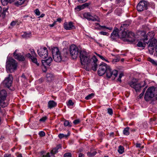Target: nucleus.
Here are the masks:
<instances>
[{
  "mask_svg": "<svg viewBox=\"0 0 157 157\" xmlns=\"http://www.w3.org/2000/svg\"><path fill=\"white\" fill-rule=\"evenodd\" d=\"M80 58L81 64L86 65V69L89 71L91 69L94 71L97 70L98 59L94 55L90 58L87 53L85 51H81L80 52Z\"/></svg>",
  "mask_w": 157,
  "mask_h": 157,
  "instance_id": "obj_1",
  "label": "nucleus"
},
{
  "mask_svg": "<svg viewBox=\"0 0 157 157\" xmlns=\"http://www.w3.org/2000/svg\"><path fill=\"white\" fill-rule=\"evenodd\" d=\"M117 70L112 71L109 66L103 62L99 65L98 71V74L100 76H102L106 73L107 77L109 78L112 77H113L114 79L117 77Z\"/></svg>",
  "mask_w": 157,
  "mask_h": 157,
  "instance_id": "obj_2",
  "label": "nucleus"
},
{
  "mask_svg": "<svg viewBox=\"0 0 157 157\" xmlns=\"http://www.w3.org/2000/svg\"><path fill=\"white\" fill-rule=\"evenodd\" d=\"M128 84L132 88H134L136 92H139L141 88L144 87L146 85L145 81L140 83L137 82L136 79H133L128 83Z\"/></svg>",
  "mask_w": 157,
  "mask_h": 157,
  "instance_id": "obj_3",
  "label": "nucleus"
},
{
  "mask_svg": "<svg viewBox=\"0 0 157 157\" xmlns=\"http://www.w3.org/2000/svg\"><path fill=\"white\" fill-rule=\"evenodd\" d=\"M6 69L9 72L12 73L16 70L17 63L16 61L12 59H10L6 62Z\"/></svg>",
  "mask_w": 157,
  "mask_h": 157,
  "instance_id": "obj_4",
  "label": "nucleus"
},
{
  "mask_svg": "<svg viewBox=\"0 0 157 157\" xmlns=\"http://www.w3.org/2000/svg\"><path fill=\"white\" fill-rule=\"evenodd\" d=\"M52 53L55 61L59 62L61 61L62 56L58 47H54L52 48Z\"/></svg>",
  "mask_w": 157,
  "mask_h": 157,
  "instance_id": "obj_5",
  "label": "nucleus"
},
{
  "mask_svg": "<svg viewBox=\"0 0 157 157\" xmlns=\"http://www.w3.org/2000/svg\"><path fill=\"white\" fill-rule=\"evenodd\" d=\"M155 88L153 86L149 87L147 90L144 95V99L146 101H148L151 98H153L155 95L154 91Z\"/></svg>",
  "mask_w": 157,
  "mask_h": 157,
  "instance_id": "obj_6",
  "label": "nucleus"
},
{
  "mask_svg": "<svg viewBox=\"0 0 157 157\" xmlns=\"http://www.w3.org/2000/svg\"><path fill=\"white\" fill-rule=\"evenodd\" d=\"M148 2L144 0H141L137 6V9L139 11H142L147 9Z\"/></svg>",
  "mask_w": 157,
  "mask_h": 157,
  "instance_id": "obj_7",
  "label": "nucleus"
},
{
  "mask_svg": "<svg viewBox=\"0 0 157 157\" xmlns=\"http://www.w3.org/2000/svg\"><path fill=\"white\" fill-rule=\"evenodd\" d=\"M70 51L71 55L73 59L76 58L79 52L78 48L74 44L72 45L70 47Z\"/></svg>",
  "mask_w": 157,
  "mask_h": 157,
  "instance_id": "obj_8",
  "label": "nucleus"
},
{
  "mask_svg": "<svg viewBox=\"0 0 157 157\" xmlns=\"http://www.w3.org/2000/svg\"><path fill=\"white\" fill-rule=\"evenodd\" d=\"M37 52L39 55L42 58L45 59L48 56V51L45 47H41L37 50Z\"/></svg>",
  "mask_w": 157,
  "mask_h": 157,
  "instance_id": "obj_9",
  "label": "nucleus"
},
{
  "mask_svg": "<svg viewBox=\"0 0 157 157\" xmlns=\"http://www.w3.org/2000/svg\"><path fill=\"white\" fill-rule=\"evenodd\" d=\"M13 77L11 74L9 75L8 77H6L3 82V84L5 86L9 89L11 86L12 83Z\"/></svg>",
  "mask_w": 157,
  "mask_h": 157,
  "instance_id": "obj_10",
  "label": "nucleus"
},
{
  "mask_svg": "<svg viewBox=\"0 0 157 157\" xmlns=\"http://www.w3.org/2000/svg\"><path fill=\"white\" fill-rule=\"evenodd\" d=\"M128 26L127 24H124L122 25L121 26L120 28V30L119 32L120 36L119 37L120 38H126L127 33L125 31V30Z\"/></svg>",
  "mask_w": 157,
  "mask_h": 157,
  "instance_id": "obj_11",
  "label": "nucleus"
},
{
  "mask_svg": "<svg viewBox=\"0 0 157 157\" xmlns=\"http://www.w3.org/2000/svg\"><path fill=\"white\" fill-rule=\"evenodd\" d=\"M84 17L88 19V20H91L93 21H99L100 19L98 16L96 15H92L89 13H84Z\"/></svg>",
  "mask_w": 157,
  "mask_h": 157,
  "instance_id": "obj_12",
  "label": "nucleus"
},
{
  "mask_svg": "<svg viewBox=\"0 0 157 157\" xmlns=\"http://www.w3.org/2000/svg\"><path fill=\"white\" fill-rule=\"evenodd\" d=\"M61 149L62 146L60 144H59L56 147L52 148L50 152V157H55V155L58 152L59 149Z\"/></svg>",
  "mask_w": 157,
  "mask_h": 157,
  "instance_id": "obj_13",
  "label": "nucleus"
},
{
  "mask_svg": "<svg viewBox=\"0 0 157 157\" xmlns=\"http://www.w3.org/2000/svg\"><path fill=\"white\" fill-rule=\"evenodd\" d=\"M49 58L46 59L45 60H42V62L43 66L42 67L43 71L44 72H46L47 70V68L49 67V62H48Z\"/></svg>",
  "mask_w": 157,
  "mask_h": 157,
  "instance_id": "obj_14",
  "label": "nucleus"
},
{
  "mask_svg": "<svg viewBox=\"0 0 157 157\" xmlns=\"http://www.w3.org/2000/svg\"><path fill=\"white\" fill-rule=\"evenodd\" d=\"M17 50H16L13 53L14 57L15 59L19 61H24L25 59V57L24 56L21 55V53H17Z\"/></svg>",
  "mask_w": 157,
  "mask_h": 157,
  "instance_id": "obj_15",
  "label": "nucleus"
},
{
  "mask_svg": "<svg viewBox=\"0 0 157 157\" xmlns=\"http://www.w3.org/2000/svg\"><path fill=\"white\" fill-rule=\"evenodd\" d=\"M126 38V40L127 41L130 42H134L135 40L134 33L131 32H128V33H127Z\"/></svg>",
  "mask_w": 157,
  "mask_h": 157,
  "instance_id": "obj_16",
  "label": "nucleus"
},
{
  "mask_svg": "<svg viewBox=\"0 0 157 157\" xmlns=\"http://www.w3.org/2000/svg\"><path fill=\"white\" fill-rule=\"evenodd\" d=\"M64 28L67 30H71L75 28V26L73 25V23L72 22L67 23H64Z\"/></svg>",
  "mask_w": 157,
  "mask_h": 157,
  "instance_id": "obj_17",
  "label": "nucleus"
},
{
  "mask_svg": "<svg viewBox=\"0 0 157 157\" xmlns=\"http://www.w3.org/2000/svg\"><path fill=\"white\" fill-rule=\"evenodd\" d=\"M118 31V29H114L111 34V37L112 40H115L116 39V37H119L120 36V35L119 34Z\"/></svg>",
  "mask_w": 157,
  "mask_h": 157,
  "instance_id": "obj_18",
  "label": "nucleus"
},
{
  "mask_svg": "<svg viewBox=\"0 0 157 157\" xmlns=\"http://www.w3.org/2000/svg\"><path fill=\"white\" fill-rule=\"evenodd\" d=\"M157 45V40L156 39H153L150 42L148 45V48L149 50L150 49L154 50L155 47Z\"/></svg>",
  "mask_w": 157,
  "mask_h": 157,
  "instance_id": "obj_19",
  "label": "nucleus"
},
{
  "mask_svg": "<svg viewBox=\"0 0 157 157\" xmlns=\"http://www.w3.org/2000/svg\"><path fill=\"white\" fill-rule=\"evenodd\" d=\"M8 8H4L2 10L1 6H0V17L1 16L3 18H4L6 15V13H8L7 10Z\"/></svg>",
  "mask_w": 157,
  "mask_h": 157,
  "instance_id": "obj_20",
  "label": "nucleus"
},
{
  "mask_svg": "<svg viewBox=\"0 0 157 157\" xmlns=\"http://www.w3.org/2000/svg\"><path fill=\"white\" fill-rule=\"evenodd\" d=\"M7 93L6 90H2L0 91V100H6Z\"/></svg>",
  "mask_w": 157,
  "mask_h": 157,
  "instance_id": "obj_21",
  "label": "nucleus"
},
{
  "mask_svg": "<svg viewBox=\"0 0 157 157\" xmlns=\"http://www.w3.org/2000/svg\"><path fill=\"white\" fill-rule=\"evenodd\" d=\"M25 0H14V4L17 6H19L22 5L25 2Z\"/></svg>",
  "mask_w": 157,
  "mask_h": 157,
  "instance_id": "obj_22",
  "label": "nucleus"
},
{
  "mask_svg": "<svg viewBox=\"0 0 157 157\" xmlns=\"http://www.w3.org/2000/svg\"><path fill=\"white\" fill-rule=\"evenodd\" d=\"M5 101L6 100H0V105L2 108H4L8 105V103Z\"/></svg>",
  "mask_w": 157,
  "mask_h": 157,
  "instance_id": "obj_23",
  "label": "nucleus"
},
{
  "mask_svg": "<svg viewBox=\"0 0 157 157\" xmlns=\"http://www.w3.org/2000/svg\"><path fill=\"white\" fill-rule=\"evenodd\" d=\"M56 102L53 100L50 101V109L56 106Z\"/></svg>",
  "mask_w": 157,
  "mask_h": 157,
  "instance_id": "obj_24",
  "label": "nucleus"
},
{
  "mask_svg": "<svg viewBox=\"0 0 157 157\" xmlns=\"http://www.w3.org/2000/svg\"><path fill=\"white\" fill-rule=\"evenodd\" d=\"M97 152L96 151H93V152H88L87 153V156L89 157H93L95 155Z\"/></svg>",
  "mask_w": 157,
  "mask_h": 157,
  "instance_id": "obj_25",
  "label": "nucleus"
},
{
  "mask_svg": "<svg viewBox=\"0 0 157 157\" xmlns=\"http://www.w3.org/2000/svg\"><path fill=\"white\" fill-rule=\"evenodd\" d=\"M129 128L128 127H127L126 128H125L123 130V134L125 135L128 136V135L129 134Z\"/></svg>",
  "mask_w": 157,
  "mask_h": 157,
  "instance_id": "obj_26",
  "label": "nucleus"
},
{
  "mask_svg": "<svg viewBox=\"0 0 157 157\" xmlns=\"http://www.w3.org/2000/svg\"><path fill=\"white\" fill-rule=\"evenodd\" d=\"M31 59L32 62L36 64L37 66L39 65V63H38L37 59L35 57L33 56V57H32Z\"/></svg>",
  "mask_w": 157,
  "mask_h": 157,
  "instance_id": "obj_27",
  "label": "nucleus"
},
{
  "mask_svg": "<svg viewBox=\"0 0 157 157\" xmlns=\"http://www.w3.org/2000/svg\"><path fill=\"white\" fill-rule=\"evenodd\" d=\"M124 149L123 147L120 145L118 147V151L119 153L121 154L124 152Z\"/></svg>",
  "mask_w": 157,
  "mask_h": 157,
  "instance_id": "obj_28",
  "label": "nucleus"
},
{
  "mask_svg": "<svg viewBox=\"0 0 157 157\" xmlns=\"http://www.w3.org/2000/svg\"><path fill=\"white\" fill-rule=\"evenodd\" d=\"M147 60L148 61L151 62L155 66H157V63L151 58H148Z\"/></svg>",
  "mask_w": 157,
  "mask_h": 157,
  "instance_id": "obj_29",
  "label": "nucleus"
},
{
  "mask_svg": "<svg viewBox=\"0 0 157 157\" xmlns=\"http://www.w3.org/2000/svg\"><path fill=\"white\" fill-rule=\"evenodd\" d=\"M120 59V57L117 56L115 58L113 59L112 60V62L113 63H115L119 61Z\"/></svg>",
  "mask_w": 157,
  "mask_h": 157,
  "instance_id": "obj_30",
  "label": "nucleus"
},
{
  "mask_svg": "<svg viewBox=\"0 0 157 157\" xmlns=\"http://www.w3.org/2000/svg\"><path fill=\"white\" fill-rule=\"evenodd\" d=\"M147 36L151 39H152L154 36V33L152 32H151L148 33L147 34Z\"/></svg>",
  "mask_w": 157,
  "mask_h": 157,
  "instance_id": "obj_31",
  "label": "nucleus"
},
{
  "mask_svg": "<svg viewBox=\"0 0 157 157\" xmlns=\"http://www.w3.org/2000/svg\"><path fill=\"white\" fill-rule=\"evenodd\" d=\"M137 45L139 47H145L146 45V43L144 42V43L143 44L141 41H139L137 44Z\"/></svg>",
  "mask_w": 157,
  "mask_h": 157,
  "instance_id": "obj_32",
  "label": "nucleus"
},
{
  "mask_svg": "<svg viewBox=\"0 0 157 157\" xmlns=\"http://www.w3.org/2000/svg\"><path fill=\"white\" fill-rule=\"evenodd\" d=\"M69 135V133H68V134L67 135H66L60 133L58 135V137L60 139H61L64 137L66 138Z\"/></svg>",
  "mask_w": 157,
  "mask_h": 157,
  "instance_id": "obj_33",
  "label": "nucleus"
},
{
  "mask_svg": "<svg viewBox=\"0 0 157 157\" xmlns=\"http://www.w3.org/2000/svg\"><path fill=\"white\" fill-rule=\"evenodd\" d=\"M94 94L93 93H91V94H89L88 96H86L85 98V99L86 100H89L90 99H91L94 96Z\"/></svg>",
  "mask_w": 157,
  "mask_h": 157,
  "instance_id": "obj_34",
  "label": "nucleus"
},
{
  "mask_svg": "<svg viewBox=\"0 0 157 157\" xmlns=\"http://www.w3.org/2000/svg\"><path fill=\"white\" fill-rule=\"evenodd\" d=\"M31 34V33H27L26 32L24 33V34L22 35V36L24 38H28L30 37V36Z\"/></svg>",
  "mask_w": 157,
  "mask_h": 157,
  "instance_id": "obj_35",
  "label": "nucleus"
},
{
  "mask_svg": "<svg viewBox=\"0 0 157 157\" xmlns=\"http://www.w3.org/2000/svg\"><path fill=\"white\" fill-rule=\"evenodd\" d=\"M95 53L98 56H99L100 58L102 60H104V61H105L106 62H109L106 59H105L104 57L101 56V55H100L98 54H97L96 53Z\"/></svg>",
  "mask_w": 157,
  "mask_h": 157,
  "instance_id": "obj_36",
  "label": "nucleus"
},
{
  "mask_svg": "<svg viewBox=\"0 0 157 157\" xmlns=\"http://www.w3.org/2000/svg\"><path fill=\"white\" fill-rule=\"evenodd\" d=\"M64 125L65 126H69L70 127H71L72 126L70 124L69 121L67 120H65L64 121Z\"/></svg>",
  "mask_w": 157,
  "mask_h": 157,
  "instance_id": "obj_37",
  "label": "nucleus"
},
{
  "mask_svg": "<svg viewBox=\"0 0 157 157\" xmlns=\"http://www.w3.org/2000/svg\"><path fill=\"white\" fill-rule=\"evenodd\" d=\"M1 2L3 6L6 5L9 2L7 0H1Z\"/></svg>",
  "mask_w": 157,
  "mask_h": 157,
  "instance_id": "obj_38",
  "label": "nucleus"
},
{
  "mask_svg": "<svg viewBox=\"0 0 157 157\" xmlns=\"http://www.w3.org/2000/svg\"><path fill=\"white\" fill-rule=\"evenodd\" d=\"M99 34L101 35H105V36H108L109 35V34L108 33L105 32H103V31H101V32H99Z\"/></svg>",
  "mask_w": 157,
  "mask_h": 157,
  "instance_id": "obj_39",
  "label": "nucleus"
},
{
  "mask_svg": "<svg viewBox=\"0 0 157 157\" xmlns=\"http://www.w3.org/2000/svg\"><path fill=\"white\" fill-rule=\"evenodd\" d=\"M47 118L46 116L43 117L40 119L39 121L40 122H44L46 120Z\"/></svg>",
  "mask_w": 157,
  "mask_h": 157,
  "instance_id": "obj_40",
  "label": "nucleus"
},
{
  "mask_svg": "<svg viewBox=\"0 0 157 157\" xmlns=\"http://www.w3.org/2000/svg\"><path fill=\"white\" fill-rule=\"evenodd\" d=\"M34 12L36 15L37 16H39L40 14L39 10L38 9H36L34 10Z\"/></svg>",
  "mask_w": 157,
  "mask_h": 157,
  "instance_id": "obj_41",
  "label": "nucleus"
},
{
  "mask_svg": "<svg viewBox=\"0 0 157 157\" xmlns=\"http://www.w3.org/2000/svg\"><path fill=\"white\" fill-rule=\"evenodd\" d=\"M75 9L77 10L78 11H80L81 10L83 9V7H82V6H78L75 7Z\"/></svg>",
  "mask_w": 157,
  "mask_h": 157,
  "instance_id": "obj_42",
  "label": "nucleus"
},
{
  "mask_svg": "<svg viewBox=\"0 0 157 157\" xmlns=\"http://www.w3.org/2000/svg\"><path fill=\"white\" fill-rule=\"evenodd\" d=\"M124 75V74L123 73H121L119 75V78L117 79V81L120 82H121V77L123 76Z\"/></svg>",
  "mask_w": 157,
  "mask_h": 157,
  "instance_id": "obj_43",
  "label": "nucleus"
},
{
  "mask_svg": "<svg viewBox=\"0 0 157 157\" xmlns=\"http://www.w3.org/2000/svg\"><path fill=\"white\" fill-rule=\"evenodd\" d=\"M74 104V103L71 100H69L68 101L67 105H68L72 106Z\"/></svg>",
  "mask_w": 157,
  "mask_h": 157,
  "instance_id": "obj_44",
  "label": "nucleus"
},
{
  "mask_svg": "<svg viewBox=\"0 0 157 157\" xmlns=\"http://www.w3.org/2000/svg\"><path fill=\"white\" fill-rule=\"evenodd\" d=\"M71 154L70 153H67L64 155V157H71Z\"/></svg>",
  "mask_w": 157,
  "mask_h": 157,
  "instance_id": "obj_45",
  "label": "nucleus"
},
{
  "mask_svg": "<svg viewBox=\"0 0 157 157\" xmlns=\"http://www.w3.org/2000/svg\"><path fill=\"white\" fill-rule=\"evenodd\" d=\"M107 112L110 115H112L113 113V110L112 109L109 108L108 109Z\"/></svg>",
  "mask_w": 157,
  "mask_h": 157,
  "instance_id": "obj_46",
  "label": "nucleus"
},
{
  "mask_svg": "<svg viewBox=\"0 0 157 157\" xmlns=\"http://www.w3.org/2000/svg\"><path fill=\"white\" fill-rule=\"evenodd\" d=\"M89 5V4L88 3H86L83 4H82V7H83V9H84L86 7H88Z\"/></svg>",
  "mask_w": 157,
  "mask_h": 157,
  "instance_id": "obj_47",
  "label": "nucleus"
},
{
  "mask_svg": "<svg viewBox=\"0 0 157 157\" xmlns=\"http://www.w3.org/2000/svg\"><path fill=\"white\" fill-rule=\"evenodd\" d=\"M39 134L40 136L42 137L44 136H45V133L44 132L42 131L40 132L39 133Z\"/></svg>",
  "mask_w": 157,
  "mask_h": 157,
  "instance_id": "obj_48",
  "label": "nucleus"
},
{
  "mask_svg": "<svg viewBox=\"0 0 157 157\" xmlns=\"http://www.w3.org/2000/svg\"><path fill=\"white\" fill-rule=\"evenodd\" d=\"M100 26L102 28H105V29H109V30H112L113 29L112 28V27H106V26Z\"/></svg>",
  "mask_w": 157,
  "mask_h": 157,
  "instance_id": "obj_49",
  "label": "nucleus"
},
{
  "mask_svg": "<svg viewBox=\"0 0 157 157\" xmlns=\"http://www.w3.org/2000/svg\"><path fill=\"white\" fill-rule=\"evenodd\" d=\"M31 54L32 55V56H36V54L35 53L33 49H32L31 51Z\"/></svg>",
  "mask_w": 157,
  "mask_h": 157,
  "instance_id": "obj_50",
  "label": "nucleus"
},
{
  "mask_svg": "<svg viewBox=\"0 0 157 157\" xmlns=\"http://www.w3.org/2000/svg\"><path fill=\"white\" fill-rule=\"evenodd\" d=\"M80 122V120L78 119L75 120L73 121V123L75 124H77Z\"/></svg>",
  "mask_w": 157,
  "mask_h": 157,
  "instance_id": "obj_51",
  "label": "nucleus"
},
{
  "mask_svg": "<svg viewBox=\"0 0 157 157\" xmlns=\"http://www.w3.org/2000/svg\"><path fill=\"white\" fill-rule=\"evenodd\" d=\"M4 110H2L0 107V115H3L4 113Z\"/></svg>",
  "mask_w": 157,
  "mask_h": 157,
  "instance_id": "obj_52",
  "label": "nucleus"
},
{
  "mask_svg": "<svg viewBox=\"0 0 157 157\" xmlns=\"http://www.w3.org/2000/svg\"><path fill=\"white\" fill-rule=\"evenodd\" d=\"M148 37V36H147V35H146L144 37V41L145 43H147H147L146 42H145V41L146 40H148V38H147Z\"/></svg>",
  "mask_w": 157,
  "mask_h": 157,
  "instance_id": "obj_53",
  "label": "nucleus"
},
{
  "mask_svg": "<svg viewBox=\"0 0 157 157\" xmlns=\"http://www.w3.org/2000/svg\"><path fill=\"white\" fill-rule=\"evenodd\" d=\"M16 23L17 21H13L11 23L10 25L12 26H13L16 25Z\"/></svg>",
  "mask_w": 157,
  "mask_h": 157,
  "instance_id": "obj_54",
  "label": "nucleus"
},
{
  "mask_svg": "<svg viewBox=\"0 0 157 157\" xmlns=\"http://www.w3.org/2000/svg\"><path fill=\"white\" fill-rule=\"evenodd\" d=\"M26 56L27 57L30 58V59L32 58V57H33V56H32V55L31 54L29 53L27 54Z\"/></svg>",
  "mask_w": 157,
  "mask_h": 157,
  "instance_id": "obj_55",
  "label": "nucleus"
},
{
  "mask_svg": "<svg viewBox=\"0 0 157 157\" xmlns=\"http://www.w3.org/2000/svg\"><path fill=\"white\" fill-rule=\"evenodd\" d=\"M77 1L80 3H83L86 2L87 0H77Z\"/></svg>",
  "mask_w": 157,
  "mask_h": 157,
  "instance_id": "obj_56",
  "label": "nucleus"
},
{
  "mask_svg": "<svg viewBox=\"0 0 157 157\" xmlns=\"http://www.w3.org/2000/svg\"><path fill=\"white\" fill-rule=\"evenodd\" d=\"M50 78H51V79L52 80H53L54 79V76L52 74H51L50 73Z\"/></svg>",
  "mask_w": 157,
  "mask_h": 157,
  "instance_id": "obj_57",
  "label": "nucleus"
},
{
  "mask_svg": "<svg viewBox=\"0 0 157 157\" xmlns=\"http://www.w3.org/2000/svg\"><path fill=\"white\" fill-rule=\"evenodd\" d=\"M144 94L143 93V92H142L140 94L139 96V98H142V97L143 96Z\"/></svg>",
  "mask_w": 157,
  "mask_h": 157,
  "instance_id": "obj_58",
  "label": "nucleus"
},
{
  "mask_svg": "<svg viewBox=\"0 0 157 157\" xmlns=\"http://www.w3.org/2000/svg\"><path fill=\"white\" fill-rule=\"evenodd\" d=\"M124 0H116V3L118 4L123 1Z\"/></svg>",
  "mask_w": 157,
  "mask_h": 157,
  "instance_id": "obj_59",
  "label": "nucleus"
},
{
  "mask_svg": "<svg viewBox=\"0 0 157 157\" xmlns=\"http://www.w3.org/2000/svg\"><path fill=\"white\" fill-rule=\"evenodd\" d=\"M43 157H49V153L48 152L46 155H43Z\"/></svg>",
  "mask_w": 157,
  "mask_h": 157,
  "instance_id": "obj_60",
  "label": "nucleus"
},
{
  "mask_svg": "<svg viewBox=\"0 0 157 157\" xmlns=\"http://www.w3.org/2000/svg\"><path fill=\"white\" fill-rule=\"evenodd\" d=\"M78 157H84V155L83 154L80 153L78 155Z\"/></svg>",
  "mask_w": 157,
  "mask_h": 157,
  "instance_id": "obj_61",
  "label": "nucleus"
},
{
  "mask_svg": "<svg viewBox=\"0 0 157 157\" xmlns=\"http://www.w3.org/2000/svg\"><path fill=\"white\" fill-rule=\"evenodd\" d=\"M56 21L54 22L52 24L50 25V26L51 27H52L54 26V25L56 24Z\"/></svg>",
  "mask_w": 157,
  "mask_h": 157,
  "instance_id": "obj_62",
  "label": "nucleus"
},
{
  "mask_svg": "<svg viewBox=\"0 0 157 157\" xmlns=\"http://www.w3.org/2000/svg\"><path fill=\"white\" fill-rule=\"evenodd\" d=\"M11 155L10 154H6L5 155L4 157H10Z\"/></svg>",
  "mask_w": 157,
  "mask_h": 157,
  "instance_id": "obj_63",
  "label": "nucleus"
},
{
  "mask_svg": "<svg viewBox=\"0 0 157 157\" xmlns=\"http://www.w3.org/2000/svg\"><path fill=\"white\" fill-rule=\"evenodd\" d=\"M140 144H136V146L137 147H140Z\"/></svg>",
  "mask_w": 157,
  "mask_h": 157,
  "instance_id": "obj_64",
  "label": "nucleus"
}]
</instances>
